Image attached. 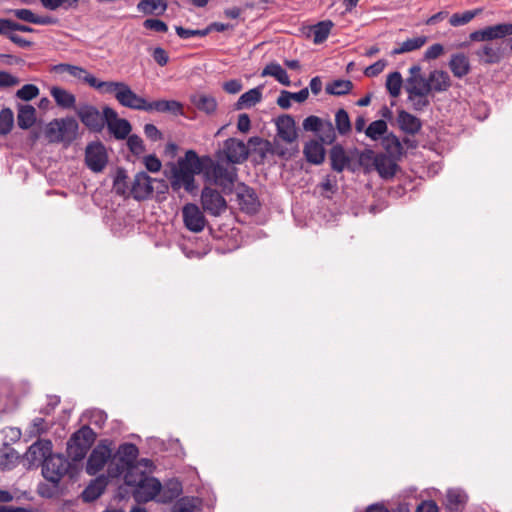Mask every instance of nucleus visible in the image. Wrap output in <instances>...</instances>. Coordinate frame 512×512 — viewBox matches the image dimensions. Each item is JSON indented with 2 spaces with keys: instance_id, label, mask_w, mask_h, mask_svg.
I'll return each instance as SVG.
<instances>
[{
  "instance_id": "f257e3e1",
  "label": "nucleus",
  "mask_w": 512,
  "mask_h": 512,
  "mask_svg": "<svg viewBox=\"0 0 512 512\" xmlns=\"http://www.w3.org/2000/svg\"><path fill=\"white\" fill-rule=\"evenodd\" d=\"M205 168V158L201 159L194 150L186 151L184 157H180L176 164L171 166L170 185L174 192L184 188L192 193L195 186V175L200 174Z\"/></svg>"
},
{
  "instance_id": "f03ea898",
  "label": "nucleus",
  "mask_w": 512,
  "mask_h": 512,
  "mask_svg": "<svg viewBox=\"0 0 512 512\" xmlns=\"http://www.w3.org/2000/svg\"><path fill=\"white\" fill-rule=\"evenodd\" d=\"M125 483L134 487L132 491L134 499L138 503L153 500L161 491L160 481L154 477H149L143 472H127L124 476Z\"/></svg>"
},
{
  "instance_id": "7ed1b4c3",
  "label": "nucleus",
  "mask_w": 512,
  "mask_h": 512,
  "mask_svg": "<svg viewBox=\"0 0 512 512\" xmlns=\"http://www.w3.org/2000/svg\"><path fill=\"white\" fill-rule=\"evenodd\" d=\"M204 172L207 179L222 189L225 194L232 193L238 178L237 169L233 166H224L221 161L214 162L211 158H205Z\"/></svg>"
},
{
  "instance_id": "20e7f679",
  "label": "nucleus",
  "mask_w": 512,
  "mask_h": 512,
  "mask_svg": "<svg viewBox=\"0 0 512 512\" xmlns=\"http://www.w3.org/2000/svg\"><path fill=\"white\" fill-rule=\"evenodd\" d=\"M79 124L73 117L53 119L44 130L49 143L71 144L78 135Z\"/></svg>"
},
{
  "instance_id": "39448f33",
  "label": "nucleus",
  "mask_w": 512,
  "mask_h": 512,
  "mask_svg": "<svg viewBox=\"0 0 512 512\" xmlns=\"http://www.w3.org/2000/svg\"><path fill=\"white\" fill-rule=\"evenodd\" d=\"M95 440V433L89 426L76 431L67 442V454L73 462L83 460Z\"/></svg>"
},
{
  "instance_id": "423d86ee",
  "label": "nucleus",
  "mask_w": 512,
  "mask_h": 512,
  "mask_svg": "<svg viewBox=\"0 0 512 512\" xmlns=\"http://www.w3.org/2000/svg\"><path fill=\"white\" fill-rule=\"evenodd\" d=\"M404 89L413 110L424 111L430 106V90L426 78H406Z\"/></svg>"
},
{
  "instance_id": "0eeeda50",
  "label": "nucleus",
  "mask_w": 512,
  "mask_h": 512,
  "mask_svg": "<svg viewBox=\"0 0 512 512\" xmlns=\"http://www.w3.org/2000/svg\"><path fill=\"white\" fill-rule=\"evenodd\" d=\"M71 467V463L60 454H52L46 459L42 466L43 477L53 484H58Z\"/></svg>"
},
{
  "instance_id": "6e6552de",
  "label": "nucleus",
  "mask_w": 512,
  "mask_h": 512,
  "mask_svg": "<svg viewBox=\"0 0 512 512\" xmlns=\"http://www.w3.org/2000/svg\"><path fill=\"white\" fill-rule=\"evenodd\" d=\"M249 155L246 144L236 138H228L224 141L223 149L216 154L217 160H226L230 164H241Z\"/></svg>"
},
{
  "instance_id": "1a4fd4ad",
  "label": "nucleus",
  "mask_w": 512,
  "mask_h": 512,
  "mask_svg": "<svg viewBox=\"0 0 512 512\" xmlns=\"http://www.w3.org/2000/svg\"><path fill=\"white\" fill-rule=\"evenodd\" d=\"M200 200L203 211L214 217L222 215L228 208L227 201L222 194L210 187L203 188Z\"/></svg>"
},
{
  "instance_id": "9d476101",
  "label": "nucleus",
  "mask_w": 512,
  "mask_h": 512,
  "mask_svg": "<svg viewBox=\"0 0 512 512\" xmlns=\"http://www.w3.org/2000/svg\"><path fill=\"white\" fill-rule=\"evenodd\" d=\"M77 116L81 122L92 132H101L106 125L105 113H102L97 107L89 104L80 106L77 111Z\"/></svg>"
},
{
  "instance_id": "9b49d317",
  "label": "nucleus",
  "mask_w": 512,
  "mask_h": 512,
  "mask_svg": "<svg viewBox=\"0 0 512 512\" xmlns=\"http://www.w3.org/2000/svg\"><path fill=\"white\" fill-rule=\"evenodd\" d=\"M103 112L105 113L106 126L109 132L118 140L126 139L132 130L130 122L124 118H119L118 113L109 106H104Z\"/></svg>"
},
{
  "instance_id": "f8f14e48",
  "label": "nucleus",
  "mask_w": 512,
  "mask_h": 512,
  "mask_svg": "<svg viewBox=\"0 0 512 512\" xmlns=\"http://www.w3.org/2000/svg\"><path fill=\"white\" fill-rule=\"evenodd\" d=\"M112 449L107 442H100L91 452L86 464V472L93 476L101 471L111 458Z\"/></svg>"
},
{
  "instance_id": "ddd939ff",
  "label": "nucleus",
  "mask_w": 512,
  "mask_h": 512,
  "mask_svg": "<svg viewBox=\"0 0 512 512\" xmlns=\"http://www.w3.org/2000/svg\"><path fill=\"white\" fill-rule=\"evenodd\" d=\"M236 199L240 210L247 214H256L260 208V201L255 190L244 183L236 187Z\"/></svg>"
},
{
  "instance_id": "4468645a",
  "label": "nucleus",
  "mask_w": 512,
  "mask_h": 512,
  "mask_svg": "<svg viewBox=\"0 0 512 512\" xmlns=\"http://www.w3.org/2000/svg\"><path fill=\"white\" fill-rule=\"evenodd\" d=\"M510 35H512V23H500L476 30L470 33L469 38L471 41L483 42L502 39Z\"/></svg>"
},
{
  "instance_id": "2eb2a0df",
  "label": "nucleus",
  "mask_w": 512,
  "mask_h": 512,
  "mask_svg": "<svg viewBox=\"0 0 512 512\" xmlns=\"http://www.w3.org/2000/svg\"><path fill=\"white\" fill-rule=\"evenodd\" d=\"M85 162L93 172H101L107 164V152L101 142H92L85 150Z\"/></svg>"
},
{
  "instance_id": "dca6fc26",
  "label": "nucleus",
  "mask_w": 512,
  "mask_h": 512,
  "mask_svg": "<svg viewBox=\"0 0 512 512\" xmlns=\"http://www.w3.org/2000/svg\"><path fill=\"white\" fill-rule=\"evenodd\" d=\"M182 217L185 227L194 233L203 231L207 223L203 212L194 203H187L183 206Z\"/></svg>"
},
{
  "instance_id": "f3484780",
  "label": "nucleus",
  "mask_w": 512,
  "mask_h": 512,
  "mask_svg": "<svg viewBox=\"0 0 512 512\" xmlns=\"http://www.w3.org/2000/svg\"><path fill=\"white\" fill-rule=\"evenodd\" d=\"M52 452V442L40 439L34 442L25 453V459L29 467L43 466L44 462Z\"/></svg>"
},
{
  "instance_id": "a211bd4d",
  "label": "nucleus",
  "mask_w": 512,
  "mask_h": 512,
  "mask_svg": "<svg viewBox=\"0 0 512 512\" xmlns=\"http://www.w3.org/2000/svg\"><path fill=\"white\" fill-rule=\"evenodd\" d=\"M131 193L136 200H145L153 193L152 178L144 171L138 172L131 185Z\"/></svg>"
},
{
  "instance_id": "6ab92c4d",
  "label": "nucleus",
  "mask_w": 512,
  "mask_h": 512,
  "mask_svg": "<svg viewBox=\"0 0 512 512\" xmlns=\"http://www.w3.org/2000/svg\"><path fill=\"white\" fill-rule=\"evenodd\" d=\"M117 101L123 107L138 111H144L146 104V99L137 95L125 82L117 93Z\"/></svg>"
},
{
  "instance_id": "aec40b11",
  "label": "nucleus",
  "mask_w": 512,
  "mask_h": 512,
  "mask_svg": "<svg viewBox=\"0 0 512 512\" xmlns=\"http://www.w3.org/2000/svg\"><path fill=\"white\" fill-rule=\"evenodd\" d=\"M138 454L139 450L137 446L133 443L121 444L117 450L118 460L123 467L127 468V472H139L138 469H136V467L134 466Z\"/></svg>"
},
{
  "instance_id": "412c9836",
  "label": "nucleus",
  "mask_w": 512,
  "mask_h": 512,
  "mask_svg": "<svg viewBox=\"0 0 512 512\" xmlns=\"http://www.w3.org/2000/svg\"><path fill=\"white\" fill-rule=\"evenodd\" d=\"M145 112L171 113L173 115L183 114V105L176 100H155L149 102L146 100Z\"/></svg>"
},
{
  "instance_id": "4be33fe9",
  "label": "nucleus",
  "mask_w": 512,
  "mask_h": 512,
  "mask_svg": "<svg viewBox=\"0 0 512 512\" xmlns=\"http://www.w3.org/2000/svg\"><path fill=\"white\" fill-rule=\"evenodd\" d=\"M426 79L429 85L430 95L445 92L452 85L449 74L444 70H433Z\"/></svg>"
},
{
  "instance_id": "5701e85b",
  "label": "nucleus",
  "mask_w": 512,
  "mask_h": 512,
  "mask_svg": "<svg viewBox=\"0 0 512 512\" xmlns=\"http://www.w3.org/2000/svg\"><path fill=\"white\" fill-rule=\"evenodd\" d=\"M481 63L491 65L499 63L503 58V49L500 45L487 43L482 45L475 52Z\"/></svg>"
},
{
  "instance_id": "b1692460",
  "label": "nucleus",
  "mask_w": 512,
  "mask_h": 512,
  "mask_svg": "<svg viewBox=\"0 0 512 512\" xmlns=\"http://www.w3.org/2000/svg\"><path fill=\"white\" fill-rule=\"evenodd\" d=\"M277 135L283 141L292 143L297 138L295 121L290 115L279 116L276 121Z\"/></svg>"
},
{
  "instance_id": "393cba45",
  "label": "nucleus",
  "mask_w": 512,
  "mask_h": 512,
  "mask_svg": "<svg viewBox=\"0 0 512 512\" xmlns=\"http://www.w3.org/2000/svg\"><path fill=\"white\" fill-rule=\"evenodd\" d=\"M84 82L90 87L95 88L102 94H112L117 99V93L122 89L124 82L122 81H101L95 76L86 75Z\"/></svg>"
},
{
  "instance_id": "a878e982",
  "label": "nucleus",
  "mask_w": 512,
  "mask_h": 512,
  "mask_svg": "<svg viewBox=\"0 0 512 512\" xmlns=\"http://www.w3.org/2000/svg\"><path fill=\"white\" fill-rule=\"evenodd\" d=\"M396 121L398 127L409 135L417 134L422 128L421 120L405 110L398 111Z\"/></svg>"
},
{
  "instance_id": "bb28decb",
  "label": "nucleus",
  "mask_w": 512,
  "mask_h": 512,
  "mask_svg": "<svg viewBox=\"0 0 512 512\" xmlns=\"http://www.w3.org/2000/svg\"><path fill=\"white\" fill-rule=\"evenodd\" d=\"M329 158L332 170L341 173L344 169L349 168L351 159L341 144L332 146L329 152Z\"/></svg>"
},
{
  "instance_id": "cd10ccee",
  "label": "nucleus",
  "mask_w": 512,
  "mask_h": 512,
  "mask_svg": "<svg viewBox=\"0 0 512 512\" xmlns=\"http://www.w3.org/2000/svg\"><path fill=\"white\" fill-rule=\"evenodd\" d=\"M392 158L383 153L376 155L374 168L380 177L389 179L395 175L398 166Z\"/></svg>"
},
{
  "instance_id": "c85d7f7f",
  "label": "nucleus",
  "mask_w": 512,
  "mask_h": 512,
  "mask_svg": "<svg viewBox=\"0 0 512 512\" xmlns=\"http://www.w3.org/2000/svg\"><path fill=\"white\" fill-rule=\"evenodd\" d=\"M191 103L201 112L212 115L216 112L218 103L215 97L204 93H196L190 97Z\"/></svg>"
},
{
  "instance_id": "c756f323",
  "label": "nucleus",
  "mask_w": 512,
  "mask_h": 512,
  "mask_svg": "<svg viewBox=\"0 0 512 512\" xmlns=\"http://www.w3.org/2000/svg\"><path fill=\"white\" fill-rule=\"evenodd\" d=\"M303 153L309 163L319 165L325 159V149L322 142L317 140H310L304 146Z\"/></svg>"
},
{
  "instance_id": "7c9ffc66",
  "label": "nucleus",
  "mask_w": 512,
  "mask_h": 512,
  "mask_svg": "<svg viewBox=\"0 0 512 512\" xmlns=\"http://www.w3.org/2000/svg\"><path fill=\"white\" fill-rule=\"evenodd\" d=\"M105 487V479L103 477H98L88 484V486L82 491L80 498L85 503H91L97 500L104 493Z\"/></svg>"
},
{
  "instance_id": "2f4dec72",
  "label": "nucleus",
  "mask_w": 512,
  "mask_h": 512,
  "mask_svg": "<svg viewBox=\"0 0 512 512\" xmlns=\"http://www.w3.org/2000/svg\"><path fill=\"white\" fill-rule=\"evenodd\" d=\"M448 65L456 78H463L471 70L469 59L464 53L453 54Z\"/></svg>"
},
{
  "instance_id": "473e14b6",
  "label": "nucleus",
  "mask_w": 512,
  "mask_h": 512,
  "mask_svg": "<svg viewBox=\"0 0 512 512\" xmlns=\"http://www.w3.org/2000/svg\"><path fill=\"white\" fill-rule=\"evenodd\" d=\"M263 86H258L243 93L235 103L236 110L251 108L262 100Z\"/></svg>"
},
{
  "instance_id": "72a5a7b5",
  "label": "nucleus",
  "mask_w": 512,
  "mask_h": 512,
  "mask_svg": "<svg viewBox=\"0 0 512 512\" xmlns=\"http://www.w3.org/2000/svg\"><path fill=\"white\" fill-rule=\"evenodd\" d=\"M50 94L56 104L63 109H72L76 105V97L64 88L54 86L50 89Z\"/></svg>"
},
{
  "instance_id": "f704fd0d",
  "label": "nucleus",
  "mask_w": 512,
  "mask_h": 512,
  "mask_svg": "<svg viewBox=\"0 0 512 512\" xmlns=\"http://www.w3.org/2000/svg\"><path fill=\"white\" fill-rule=\"evenodd\" d=\"M36 121V109L32 105H20L18 107L17 124L23 129L31 128Z\"/></svg>"
},
{
  "instance_id": "c9c22d12",
  "label": "nucleus",
  "mask_w": 512,
  "mask_h": 512,
  "mask_svg": "<svg viewBox=\"0 0 512 512\" xmlns=\"http://www.w3.org/2000/svg\"><path fill=\"white\" fill-rule=\"evenodd\" d=\"M382 146L388 156L394 159L400 158L403 154V146L399 138L393 133L386 134L382 137Z\"/></svg>"
},
{
  "instance_id": "e433bc0d",
  "label": "nucleus",
  "mask_w": 512,
  "mask_h": 512,
  "mask_svg": "<svg viewBox=\"0 0 512 512\" xmlns=\"http://www.w3.org/2000/svg\"><path fill=\"white\" fill-rule=\"evenodd\" d=\"M50 71L52 73L59 74V75L67 73V74L71 75L72 77L83 80V81H84V78L86 75H91L83 67L68 64V63H59L56 65H53L51 67Z\"/></svg>"
},
{
  "instance_id": "4c0bfd02",
  "label": "nucleus",
  "mask_w": 512,
  "mask_h": 512,
  "mask_svg": "<svg viewBox=\"0 0 512 512\" xmlns=\"http://www.w3.org/2000/svg\"><path fill=\"white\" fill-rule=\"evenodd\" d=\"M261 76H272L274 77L279 83H281L284 86H290L291 82L287 75V72L281 67L280 64L276 62H272L265 66V68L261 72Z\"/></svg>"
},
{
  "instance_id": "58836bf2",
  "label": "nucleus",
  "mask_w": 512,
  "mask_h": 512,
  "mask_svg": "<svg viewBox=\"0 0 512 512\" xmlns=\"http://www.w3.org/2000/svg\"><path fill=\"white\" fill-rule=\"evenodd\" d=\"M467 495L459 489H449L446 494V506L450 511H458L465 505Z\"/></svg>"
},
{
  "instance_id": "ea45409f",
  "label": "nucleus",
  "mask_w": 512,
  "mask_h": 512,
  "mask_svg": "<svg viewBox=\"0 0 512 512\" xmlns=\"http://www.w3.org/2000/svg\"><path fill=\"white\" fill-rule=\"evenodd\" d=\"M427 41L425 36L410 38L399 44L391 51V55H399L420 49Z\"/></svg>"
},
{
  "instance_id": "a19ab883",
  "label": "nucleus",
  "mask_w": 512,
  "mask_h": 512,
  "mask_svg": "<svg viewBox=\"0 0 512 512\" xmlns=\"http://www.w3.org/2000/svg\"><path fill=\"white\" fill-rule=\"evenodd\" d=\"M137 9L145 15L155 14L160 9L157 14H162L167 9V3L165 0H141L137 4Z\"/></svg>"
},
{
  "instance_id": "79ce46f5",
  "label": "nucleus",
  "mask_w": 512,
  "mask_h": 512,
  "mask_svg": "<svg viewBox=\"0 0 512 512\" xmlns=\"http://www.w3.org/2000/svg\"><path fill=\"white\" fill-rule=\"evenodd\" d=\"M332 27L333 23L330 20L321 21L312 26L311 31L313 34L314 43H323L328 38Z\"/></svg>"
},
{
  "instance_id": "37998d69",
  "label": "nucleus",
  "mask_w": 512,
  "mask_h": 512,
  "mask_svg": "<svg viewBox=\"0 0 512 512\" xmlns=\"http://www.w3.org/2000/svg\"><path fill=\"white\" fill-rule=\"evenodd\" d=\"M353 88L350 80L337 79L327 84L326 93L330 95L342 96L348 94Z\"/></svg>"
},
{
  "instance_id": "c03bdc74",
  "label": "nucleus",
  "mask_w": 512,
  "mask_h": 512,
  "mask_svg": "<svg viewBox=\"0 0 512 512\" xmlns=\"http://www.w3.org/2000/svg\"><path fill=\"white\" fill-rule=\"evenodd\" d=\"M387 129V123L380 119L370 123L365 130V134L370 139L376 141L384 136V134L387 132Z\"/></svg>"
},
{
  "instance_id": "a18cd8bd",
  "label": "nucleus",
  "mask_w": 512,
  "mask_h": 512,
  "mask_svg": "<svg viewBox=\"0 0 512 512\" xmlns=\"http://www.w3.org/2000/svg\"><path fill=\"white\" fill-rule=\"evenodd\" d=\"M403 78L400 72L395 71L387 76L386 88L392 97H398L401 92Z\"/></svg>"
},
{
  "instance_id": "49530a36",
  "label": "nucleus",
  "mask_w": 512,
  "mask_h": 512,
  "mask_svg": "<svg viewBox=\"0 0 512 512\" xmlns=\"http://www.w3.org/2000/svg\"><path fill=\"white\" fill-rule=\"evenodd\" d=\"M14 125V114L10 108H3L0 111V136L9 134Z\"/></svg>"
},
{
  "instance_id": "de8ad7c7",
  "label": "nucleus",
  "mask_w": 512,
  "mask_h": 512,
  "mask_svg": "<svg viewBox=\"0 0 512 512\" xmlns=\"http://www.w3.org/2000/svg\"><path fill=\"white\" fill-rule=\"evenodd\" d=\"M336 129L341 135H346L351 131V122L345 109H339L335 114Z\"/></svg>"
},
{
  "instance_id": "09e8293b",
  "label": "nucleus",
  "mask_w": 512,
  "mask_h": 512,
  "mask_svg": "<svg viewBox=\"0 0 512 512\" xmlns=\"http://www.w3.org/2000/svg\"><path fill=\"white\" fill-rule=\"evenodd\" d=\"M479 12H480V10L476 9V10H468L463 13H454L450 17L449 23L453 27L465 25V24L469 23Z\"/></svg>"
},
{
  "instance_id": "8fccbe9b",
  "label": "nucleus",
  "mask_w": 512,
  "mask_h": 512,
  "mask_svg": "<svg viewBox=\"0 0 512 512\" xmlns=\"http://www.w3.org/2000/svg\"><path fill=\"white\" fill-rule=\"evenodd\" d=\"M196 508V498L182 497L174 503L172 512H195Z\"/></svg>"
},
{
  "instance_id": "3c124183",
  "label": "nucleus",
  "mask_w": 512,
  "mask_h": 512,
  "mask_svg": "<svg viewBox=\"0 0 512 512\" xmlns=\"http://www.w3.org/2000/svg\"><path fill=\"white\" fill-rule=\"evenodd\" d=\"M318 133L322 143L332 144L336 139L335 128L330 120H325Z\"/></svg>"
},
{
  "instance_id": "603ef678",
  "label": "nucleus",
  "mask_w": 512,
  "mask_h": 512,
  "mask_svg": "<svg viewBox=\"0 0 512 512\" xmlns=\"http://www.w3.org/2000/svg\"><path fill=\"white\" fill-rule=\"evenodd\" d=\"M19 459L18 453L14 449H9L7 452L0 454V469L10 470L12 469L17 460Z\"/></svg>"
},
{
  "instance_id": "864d4df0",
  "label": "nucleus",
  "mask_w": 512,
  "mask_h": 512,
  "mask_svg": "<svg viewBox=\"0 0 512 512\" xmlns=\"http://www.w3.org/2000/svg\"><path fill=\"white\" fill-rule=\"evenodd\" d=\"M80 0H40L43 7L49 10H57L60 7L68 9L78 4Z\"/></svg>"
},
{
  "instance_id": "5fc2aeb1",
  "label": "nucleus",
  "mask_w": 512,
  "mask_h": 512,
  "mask_svg": "<svg viewBox=\"0 0 512 512\" xmlns=\"http://www.w3.org/2000/svg\"><path fill=\"white\" fill-rule=\"evenodd\" d=\"M38 95L39 88L34 84H25L16 92V97L24 101H30Z\"/></svg>"
},
{
  "instance_id": "6e6d98bb",
  "label": "nucleus",
  "mask_w": 512,
  "mask_h": 512,
  "mask_svg": "<svg viewBox=\"0 0 512 512\" xmlns=\"http://www.w3.org/2000/svg\"><path fill=\"white\" fill-rule=\"evenodd\" d=\"M127 138V146L132 154L138 156L145 152L143 140L138 135H129Z\"/></svg>"
},
{
  "instance_id": "4d7b16f0",
  "label": "nucleus",
  "mask_w": 512,
  "mask_h": 512,
  "mask_svg": "<svg viewBox=\"0 0 512 512\" xmlns=\"http://www.w3.org/2000/svg\"><path fill=\"white\" fill-rule=\"evenodd\" d=\"M175 30H176L177 35L181 39H189L194 36L204 37L209 34V29H206V28L193 30V29H186L182 26H176Z\"/></svg>"
},
{
  "instance_id": "13d9d810",
  "label": "nucleus",
  "mask_w": 512,
  "mask_h": 512,
  "mask_svg": "<svg viewBox=\"0 0 512 512\" xmlns=\"http://www.w3.org/2000/svg\"><path fill=\"white\" fill-rule=\"evenodd\" d=\"M324 122L325 120L317 116L311 115L304 119L302 125L305 131L318 133L319 129H321V126L323 125Z\"/></svg>"
},
{
  "instance_id": "bf43d9fd",
  "label": "nucleus",
  "mask_w": 512,
  "mask_h": 512,
  "mask_svg": "<svg viewBox=\"0 0 512 512\" xmlns=\"http://www.w3.org/2000/svg\"><path fill=\"white\" fill-rule=\"evenodd\" d=\"M143 26L146 29L153 30V31H156V32H160V33H165V32L168 31L167 24L165 22H163L162 20H159V19H154V18L146 19L143 22Z\"/></svg>"
},
{
  "instance_id": "052dcab7",
  "label": "nucleus",
  "mask_w": 512,
  "mask_h": 512,
  "mask_svg": "<svg viewBox=\"0 0 512 512\" xmlns=\"http://www.w3.org/2000/svg\"><path fill=\"white\" fill-rule=\"evenodd\" d=\"M387 61L385 59H380L368 66L364 70V75L367 77H376L378 76L386 67Z\"/></svg>"
},
{
  "instance_id": "680f3d73",
  "label": "nucleus",
  "mask_w": 512,
  "mask_h": 512,
  "mask_svg": "<svg viewBox=\"0 0 512 512\" xmlns=\"http://www.w3.org/2000/svg\"><path fill=\"white\" fill-rule=\"evenodd\" d=\"M143 162L149 172L156 173L161 170L162 163L154 154L145 156Z\"/></svg>"
},
{
  "instance_id": "e2e57ef3",
  "label": "nucleus",
  "mask_w": 512,
  "mask_h": 512,
  "mask_svg": "<svg viewBox=\"0 0 512 512\" xmlns=\"http://www.w3.org/2000/svg\"><path fill=\"white\" fill-rule=\"evenodd\" d=\"M376 155L371 149H366L359 153V164L365 168H368L371 164L375 165Z\"/></svg>"
},
{
  "instance_id": "0e129e2a",
  "label": "nucleus",
  "mask_w": 512,
  "mask_h": 512,
  "mask_svg": "<svg viewBox=\"0 0 512 512\" xmlns=\"http://www.w3.org/2000/svg\"><path fill=\"white\" fill-rule=\"evenodd\" d=\"M11 12L13 13V15L16 18H18L22 21L32 23V24L35 23L36 15L30 9H26V8L14 9Z\"/></svg>"
},
{
  "instance_id": "69168bd1",
  "label": "nucleus",
  "mask_w": 512,
  "mask_h": 512,
  "mask_svg": "<svg viewBox=\"0 0 512 512\" xmlns=\"http://www.w3.org/2000/svg\"><path fill=\"white\" fill-rule=\"evenodd\" d=\"M443 52H444V47L441 44L436 43V44L431 45L425 51L424 58L426 60L437 59L438 57H440L443 54Z\"/></svg>"
},
{
  "instance_id": "338daca9",
  "label": "nucleus",
  "mask_w": 512,
  "mask_h": 512,
  "mask_svg": "<svg viewBox=\"0 0 512 512\" xmlns=\"http://www.w3.org/2000/svg\"><path fill=\"white\" fill-rule=\"evenodd\" d=\"M154 61L160 65L165 66L169 61L168 53L161 47H156L152 52Z\"/></svg>"
},
{
  "instance_id": "774afa93",
  "label": "nucleus",
  "mask_w": 512,
  "mask_h": 512,
  "mask_svg": "<svg viewBox=\"0 0 512 512\" xmlns=\"http://www.w3.org/2000/svg\"><path fill=\"white\" fill-rule=\"evenodd\" d=\"M19 84V79L6 71H0V87H12Z\"/></svg>"
}]
</instances>
